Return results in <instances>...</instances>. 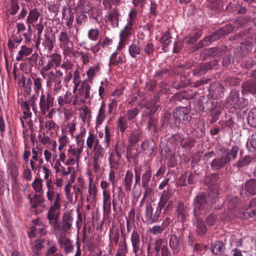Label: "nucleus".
I'll return each instance as SVG.
<instances>
[{
    "label": "nucleus",
    "instance_id": "f704fd0d",
    "mask_svg": "<svg viewBox=\"0 0 256 256\" xmlns=\"http://www.w3.org/2000/svg\"><path fill=\"white\" fill-rule=\"evenodd\" d=\"M106 104L104 102H102L99 110L98 116L96 118V126H100L102 124L106 118L105 112H106Z\"/></svg>",
    "mask_w": 256,
    "mask_h": 256
},
{
    "label": "nucleus",
    "instance_id": "0e129e2a",
    "mask_svg": "<svg viewBox=\"0 0 256 256\" xmlns=\"http://www.w3.org/2000/svg\"><path fill=\"white\" fill-rule=\"evenodd\" d=\"M42 170L44 174V178L46 181V185L53 184L54 182L52 180V175L51 174L50 170L46 166H42Z\"/></svg>",
    "mask_w": 256,
    "mask_h": 256
},
{
    "label": "nucleus",
    "instance_id": "338daca9",
    "mask_svg": "<svg viewBox=\"0 0 256 256\" xmlns=\"http://www.w3.org/2000/svg\"><path fill=\"white\" fill-rule=\"evenodd\" d=\"M51 243H52V242L50 240L47 242V244L50 245V246L47 248L46 252V256H52L57 252L58 248L56 244Z\"/></svg>",
    "mask_w": 256,
    "mask_h": 256
},
{
    "label": "nucleus",
    "instance_id": "dca6fc26",
    "mask_svg": "<svg viewBox=\"0 0 256 256\" xmlns=\"http://www.w3.org/2000/svg\"><path fill=\"white\" fill-rule=\"evenodd\" d=\"M32 52V48L23 45L21 46L20 50L18 52V55L16 57L17 61H23L26 60L28 61L31 60L33 58V56L26 58V56H30Z\"/></svg>",
    "mask_w": 256,
    "mask_h": 256
},
{
    "label": "nucleus",
    "instance_id": "5fc2aeb1",
    "mask_svg": "<svg viewBox=\"0 0 256 256\" xmlns=\"http://www.w3.org/2000/svg\"><path fill=\"white\" fill-rule=\"evenodd\" d=\"M60 47L62 50V54L64 56L72 57L74 56L73 43L60 46Z\"/></svg>",
    "mask_w": 256,
    "mask_h": 256
},
{
    "label": "nucleus",
    "instance_id": "423d86ee",
    "mask_svg": "<svg viewBox=\"0 0 256 256\" xmlns=\"http://www.w3.org/2000/svg\"><path fill=\"white\" fill-rule=\"evenodd\" d=\"M172 114L174 119V124L178 128L181 127L180 124H186L192 118L189 110L186 107L176 108Z\"/></svg>",
    "mask_w": 256,
    "mask_h": 256
},
{
    "label": "nucleus",
    "instance_id": "1a4fd4ad",
    "mask_svg": "<svg viewBox=\"0 0 256 256\" xmlns=\"http://www.w3.org/2000/svg\"><path fill=\"white\" fill-rule=\"evenodd\" d=\"M54 98L49 92H42L40 98L39 107L40 112L42 115H44L54 106Z\"/></svg>",
    "mask_w": 256,
    "mask_h": 256
},
{
    "label": "nucleus",
    "instance_id": "6ab92c4d",
    "mask_svg": "<svg viewBox=\"0 0 256 256\" xmlns=\"http://www.w3.org/2000/svg\"><path fill=\"white\" fill-rule=\"evenodd\" d=\"M32 78H33V90L36 94L38 96L40 93L44 92V80L35 74H32Z\"/></svg>",
    "mask_w": 256,
    "mask_h": 256
},
{
    "label": "nucleus",
    "instance_id": "58836bf2",
    "mask_svg": "<svg viewBox=\"0 0 256 256\" xmlns=\"http://www.w3.org/2000/svg\"><path fill=\"white\" fill-rule=\"evenodd\" d=\"M196 232L200 236L205 234L207 232V228L204 222L201 220H197L196 224Z\"/></svg>",
    "mask_w": 256,
    "mask_h": 256
},
{
    "label": "nucleus",
    "instance_id": "a18cd8bd",
    "mask_svg": "<svg viewBox=\"0 0 256 256\" xmlns=\"http://www.w3.org/2000/svg\"><path fill=\"white\" fill-rule=\"evenodd\" d=\"M169 245L174 252H178L180 246V240L177 236L173 234L170 236L169 241Z\"/></svg>",
    "mask_w": 256,
    "mask_h": 256
},
{
    "label": "nucleus",
    "instance_id": "603ef678",
    "mask_svg": "<svg viewBox=\"0 0 256 256\" xmlns=\"http://www.w3.org/2000/svg\"><path fill=\"white\" fill-rule=\"evenodd\" d=\"M128 52L132 58H136L138 55L140 54V48L138 44L133 43L129 46Z\"/></svg>",
    "mask_w": 256,
    "mask_h": 256
},
{
    "label": "nucleus",
    "instance_id": "aec40b11",
    "mask_svg": "<svg viewBox=\"0 0 256 256\" xmlns=\"http://www.w3.org/2000/svg\"><path fill=\"white\" fill-rule=\"evenodd\" d=\"M243 94H256V80H251L244 82L242 85Z\"/></svg>",
    "mask_w": 256,
    "mask_h": 256
},
{
    "label": "nucleus",
    "instance_id": "864d4df0",
    "mask_svg": "<svg viewBox=\"0 0 256 256\" xmlns=\"http://www.w3.org/2000/svg\"><path fill=\"white\" fill-rule=\"evenodd\" d=\"M170 219L167 218L165 222L162 223V226H155L149 230V232L154 234H161L165 228V226H164L166 224V226L169 224Z\"/></svg>",
    "mask_w": 256,
    "mask_h": 256
},
{
    "label": "nucleus",
    "instance_id": "393cba45",
    "mask_svg": "<svg viewBox=\"0 0 256 256\" xmlns=\"http://www.w3.org/2000/svg\"><path fill=\"white\" fill-rule=\"evenodd\" d=\"M76 9L81 12L88 13L92 9L91 4L89 0H79L77 3Z\"/></svg>",
    "mask_w": 256,
    "mask_h": 256
},
{
    "label": "nucleus",
    "instance_id": "c756f323",
    "mask_svg": "<svg viewBox=\"0 0 256 256\" xmlns=\"http://www.w3.org/2000/svg\"><path fill=\"white\" fill-rule=\"evenodd\" d=\"M73 96L72 95L70 92L67 90L64 95L63 96H59L58 98V104L61 107L65 104H68L72 102Z\"/></svg>",
    "mask_w": 256,
    "mask_h": 256
},
{
    "label": "nucleus",
    "instance_id": "09e8293b",
    "mask_svg": "<svg viewBox=\"0 0 256 256\" xmlns=\"http://www.w3.org/2000/svg\"><path fill=\"white\" fill-rule=\"evenodd\" d=\"M184 140V136L182 134L180 133L174 134L170 138V142L175 146H178L179 144H180L181 145Z\"/></svg>",
    "mask_w": 256,
    "mask_h": 256
},
{
    "label": "nucleus",
    "instance_id": "6e6d98bb",
    "mask_svg": "<svg viewBox=\"0 0 256 256\" xmlns=\"http://www.w3.org/2000/svg\"><path fill=\"white\" fill-rule=\"evenodd\" d=\"M170 198V196L166 190H164L160 196V200L158 202L157 208L162 210L168 202Z\"/></svg>",
    "mask_w": 256,
    "mask_h": 256
},
{
    "label": "nucleus",
    "instance_id": "e433bc0d",
    "mask_svg": "<svg viewBox=\"0 0 256 256\" xmlns=\"http://www.w3.org/2000/svg\"><path fill=\"white\" fill-rule=\"evenodd\" d=\"M44 240H36L34 245L32 246V251L34 256H40L42 253V250L44 248Z\"/></svg>",
    "mask_w": 256,
    "mask_h": 256
},
{
    "label": "nucleus",
    "instance_id": "20e7f679",
    "mask_svg": "<svg viewBox=\"0 0 256 256\" xmlns=\"http://www.w3.org/2000/svg\"><path fill=\"white\" fill-rule=\"evenodd\" d=\"M62 62V56L58 54H54L51 55L50 59H48L45 56L41 57L38 61V64L41 66L40 74H46L54 68L60 66Z\"/></svg>",
    "mask_w": 256,
    "mask_h": 256
},
{
    "label": "nucleus",
    "instance_id": "bb28decb",
    "mask_svg": "<svg viewBox=\"0 0 256 256\" xmlns=\"http://www.w3.org/2000/svg\"><path fill=\"white\" fill-rule=\"evenodd\" d=\"M136 27L126 24L120 34V38L128 40Z\"/></svg>",
    "mask_w": 256,
    "mask_h": 256
},
{
    "label": "nucleus",
    "instance_id": "13d9d810",
    "mask_svg": "<svg viewBox=\"0 0 256 256\" xmlns=\"http://www.w3.org/2000/svg\"><path fill=\"white\" fill-rule=\"evenodd\" d=\"M209 196L212 198V204L216 202V199L219 195L220 189L217 186H212L210 188Z\"/></svg>",
    "mask_w": 256,
    "mask_h": 256
},
{
    "label": "nucleus",
    "instance_id": "79ce46f5",
    "mask_svg": "<svg viewBox=\"0 0 256 256\" xmlns=\"http://www.w3.org/2000/svg\"><path fill=\"white\" fill-rule=\"evenodd\" d=\"M128 120L124 116H120L117 120L118 128L122 133L124 132L128 127Z\"/></svg>",
    "mask_w": 256,
    "mask_h": 256
},
{
    "label": "nucleus",
    "instance_id": "a19ab883",
    "mask_svg": "<svg viewBox=\"0 0 256 256\" xmlns=\"http://www.w3.org/2000/svg\"><path fill=\"white\" fill-rule=\"evenodd\" d=\"M245 188L246 192L250 194H256V180L252 179L247 181L245 184Z\"/></svg>",
    "mask_w": 256,
    "mask_h": 256
},
{
    "label": "nucleus",
    "instance_id": "4be33fe9",
    "mask_svg": "<svg viewBox=\"0 0 256 256\" xmlns=\"http://www.w3.org/2000/svg\"><path fill=\"white\" fill-rule=\"evenodd\" d=\"M134 174L130 170H127L124 178L122 180V185L124 186L125 190L130 192L132 190V186L133 183Z\"/></svg>",
    "mask_w": 256,
    "mask_h": 256
},
{
    "label": "nucleus",
    "instance_id": "680f3d73",
    "mask_svg": "<svg viewBox=\"0 0 256 256\" xmlns=\"http://www.w3.org/2000/svg\"><path fill=\"white\" fill-rule=\"evenodd\" d=\"M196 143V140L194 138H188L185 142H182L181 146L186 150H190L194 147Z\"/></svg>",
    "mask_w": 256,
    "mask_h": 256
},
{
    "label": "nucleus",
    "instance_id": "7c9ffc66",
    "mask_svg": "<svg viewBox=\"0 0 256 256\" xmlns=\"http://www.w3.org/2000/svg\"><path fill=\"white\" fill-rule=\"evenodd\" d=\"M239 200L234 196H230L227 198L225 204L227 206L228 208L230 210L236 209L239 204Z\"/></svg>",
    "mask_w": 256,
    "mask_h": 256
},
{
    "label": "nucleus",
    "instance_id": "473e14b6",
    "mask_svg": "<svg viewBox=\"0 0 256 256\" xmlns=\"http://www.w3.org/2000/svg\"><path fill=\"white\" fill-rule=\"evenodd\" d=\"M70 34H69L66 30H62L58 36L59 46L66 44L72 45V42L70 40Z\"/></svg>",
    "mask_w": 256,
    "mask_h": 256
},
{
    "label": "nucleus",
    "instance_id": "6e6552de",
    "mask_svg": "<svg viewBox=\"0 0 256 256\" xmlns=\"http://www.w3.org/2000/svg\"><path fill=\"white\" fill-rule=\"evenodd\" d=\"M60 206L61 202H53L48 212L47 217L49 220V223L54 229L60 228L58 220L60 214Z\"/></svg>",
    "mask_w": 256,
    "mask_h": 256
},
{
    "label": "nucleus",
    "instance_id": "4468645a",
    "mask_svg": "<svg viewBox=\"0 0 256 256\" xmlns=\"http://www.w3.org/2000/svg\"><path fill=\"white\" fill-rule=\"evenodd\" d=\"M111 196L110 190L102 191V208L104 214L109 216L111 213Z\"/></svg>",
    "mask_w": 256,
    "mask_h": 256
},
{
    "label": "nucleus",
    "instance_id": "7ed1b4c3",
    "mask_svg": "<svg viewBox=\"0 0 256 256\" xmlns=\"http://www.w3.org/2000/svg\"><path fill=\"white\" fill-rule=\"evenodd\" d=\"M234 30V27L231 25H226L220 28L218 30L212 34L210 36L205 37L203 40H200L194 47L193 52L198 50L203 46H208L212 42H214L220 38Z\"/></svg>",
    "mask_w": 256,
    "mask_h": 256
},
{
    "label": "nucleus",
    "instance_id": "a878e982",
    "mask_svg": "<svg viewBox=\"0 0 256 256\" xmlns=\"http://www.w3.org/2000/svg\"><path fill=\"white\" fill-rule=\"evenodd\" d=\"M212 68L210 62H205L200 64L198 67L193 70V74L194 76H200L206 74L208 70Z\"/></svg>",
    "mask_w": 256,
    "mask_h": 256
},
{
    "label": "nucleus",
    "instance_id": "2f4dec72",
    "mask_svg": "<svg viewBox=\"0 0 256 256\" xmlns=\"http://www.w3.org/2000/svg\"><path fill=\"white\" fill-rule=\"evenodd\" d=\"M192 129L193 134L197 138H202L205 134V125L203 123L195 124Z\"/></svg>",
    "mask_w": 256,
    "mask_h": 256
},
{
    "label": "nucleus",
    "instance_id": "9d476101",
    "mask_svg": "<svg viewBox=\"0 0 256 256\" xmlns=\"http://www.w3.org/2000/svg\"><path fill=\"white\" fill-rule=\"evenodd\" d=\"M159 107V105H154L150 110V111L148 114V118L146 130L149 132H151L152 130L154 133L158 132V119L154 118L152 116V114L156 112Z\"/></svg>",
    "mask_w": 256,
    "mask_h": 256
},
{
    "label": "nucleus",
    "instance_id": "c03bdc74",
    "mask_svg": "<svg viewBox=\"0 0 256 256\" xmlns=\"http://www.w3.org/2000/svg\"><path fill=\"white\" fill-rule=\"evenodd\" d=\"M142 132L138 130H135L132 132L128 137V142L132 145H134L137 143L141 136Z\"/></svg>",
    "mask_w": 256,
    "mask_h": 256
},
{
    "label": "nucleus",
    "instance_id": "72a5a7b5",
    "mask_svg": "<svg viewBox=\"0 0 256 256\" xmlns=\"http://www.w3.org/2000/svg\"><path fill=\"white\" fill-rule=\"evenodd\" d=\"M228 48L227 46H221L220 47H214L208 50V54L212 57L219 56L226 52Z\"/></svg>",
    "mask_w": 256,
    "mask_h": 256
},
{
    "label": "nucleus",
    "instance_id": "0eeeda50",
    "mask_svg": "<svg viewBox=\"0 0 256 256\" xmlns=\"http://www.w3.org/2000/svg\"><path fill=\"white\" fill-rule=\"evenodd\" d=\"M226 106L232 111L242 109L246 106L245 101L240 98L239 92L237 90H233L227 98Z\"/></svg>",
    "mask_w": 256,
    "mask_h": 256
},
{
    "label": "nucleus",
    "instance_id": "9b49d317",
    "mask_svg": "<svg viewBox=\"0 0 256 256\" xmlns=\"http://www.w3.org/2000/svg\"><path fill=\"white\" fill-rule=\"evenodd\" d=\"M176 217L180 222H185L188 217V208L184 202H178L176 206Z\"/></svg>",
    "mask_w": 256,
    "mask_h": 256
},
{
    "label": "nucleus",
    "instance_id": "4c0bfd02",
    "mask_svg": "<svg viewBox=\"0 0 256 256\" xmlns=\"http://www.w3.org/2000/svg\"><path fill=\"white\" fill-rule=\"evenodd\" d=\"M128 252V248L125 236H124V240L120 242L118 244L116 256H126Z\"/></svg>",
    "mask_w": 256,
    "mask_h": 256
},
{
    "label": "nucleus",
    "instance_id": "cd10ccee",
    "mask_svg": "<svg viewBox=\"0 0 256 256\" xmlns=\"http://www.w3.org/2000/svg\"><path fill=\"white\" fill-rule=\"evenodd\" d=\"M190 79L185 75H180L177 80L173 82L174 87L176 89L184 88L190 84Z\"/></svg>",
    "mask_w": 256,
    "mask_h": 256
},
{
    "label": "nucleus",
    "instance_id": "f257e3e1",
    "mask_svg": "<svg viewBox=\"0 0 256 256\" xmlns=\"http://www.w3.org/2000/svg\"><path fill=\"white\" fill-rule=\"evenodd\" d=\"M238 150L237 146H233L230 150L224 147L218 148L220 157L214 158L210 164L212 170H218L230 163L232 159L235 160Z\"/></svg>",
    "mask_w": 256,
    "mask_h": 256
},
{
    "label": "nucleus",
    "instance_id": "2eb2a0df",
    "mask_svg": "<svg viewBox=\"0 0 256 256\" xmlns=\"http://www.w3.org/2000/svg\"><path fill=\"white\" fill-rule=\"evenodd\" d=\"M130 242L133 252L136 254L141 250V241L140 235L137 230H134L130 234Z\"/></svg>",
    "mask_w": 256,
    "mask_h": 256
},
{
    "label": "nucleus",
    "instance_id": "a211bd4d",
    "mask_svg": "<svg viewBox=\"0 0 256 256\" xmlns=\"http://www.w3.org/2000/svg\"><path fill=\"white\" fill-rule=\"evenodd\" d=\"M104 152V150L102 147H98L94 148L93 166L96 171L100 169V159L103 158Z\"/></svg>",
    "mask_w": 256,
    "mask_h": 256
},
{
    "label": "nucleus",
    "instance_id": "774afa93",
    "mask_svg": "<svg viewBox=\"0 0 256 256\" xmlns=\"http://www.w3.org/2000/svg\"><path fill=\"white\" fill-rule=\"evenodd\" d=\"M139 110L137 108H134L132 109L128 110L126 112V120H134L137 116Z\"/></svg>",
    "mask_w": 256,
    "mask_h": 256
},
{
    "label": "nucleus",
    "instance_id": "4d7b16f0",
    "mask_svg": "<svg viewBox=\"0 0 256 256\" xmlns=\"http://www.w3.org/2000/svg\"><path fill=\"white\" fill-rule=\"evenodd\" d=\"M248 122L252 126L256 128V108H254L249 112Z\"/></svg>",
    "mask_w": 256,
    "mask_h": 256
},
{
    "label": "nucleus",
    "instance_id": "ea45409f",
    "mask_svg": "<svg viewBox=\"0 0 256 256\" xmlns=\"http://www.w3.org/2000/svg\"><path fill=\"white\" fill-rule=\"evenodd\" d=\"M118 53L117 52H115L113 53L110 56V68L112 66H116L120 64H122L123 61L122 56H118Z\"/></svg>",
    "mask_w": 256,
    "mask_h": 256
},
{
    "label": "nucleus",
    "instance_id": "8fccbe9b",
    "mask_svg": "<svg viewBox=\"0 0 256 256\" xmlns=\"http://www.w3.org/2000/svg\"><path fill=\"white\" fill-rule=\"evenodd\" d=\"M45 40L42 42L44 46L49 51H51L54 48V43L55 42L54 38L53 36L50 35H45Z\"/></svg>",
    "mask_w": 256,
    "mask_h": 256
},
{
    "label": "nucleus",
    "instance_id": "37998d69",
    "mask_svg": "<svg viewBox=\"0 0 256 256\" xmlns=\"http://www.w3.org/2000/svg\"><path fill=\"white\" fill-rule=\"evenodd\" d=\"M137 18V11L136 10L132 8L128 14V18L127 20V24L136 27V20Z\"/></svg>",
    "mask_w": 256,
    "mask_h": 256
},
{
    "label": "nucleus",
    "instance_id": "f03ea898",
    "mask_svg": "<svg viewBox=\"0 0 256 256\" xmlns=\"http://www.w3.org/2000/svg\"><path fill=\"white\" fill-rule=\"evenodd\" d=\"M63 75V72L60 70H56L54 72L52 70L46 74H41L43 78L46 80L47 86L52 87L54 95L57 94L62 88Z\"/></svg>",
    "mask_w": 256,
    "mask_h": 256
},
{
    "label": "nucleus",
    "instance_id": "69168bd1",
    "mask_svg": "<svg viewBox=\"0 0 256 256\" xmlns=\"http://www.w3.org/2000/svg\"><path fill=\"white\" fill-rule=\"evenodd\" d=\"M152 170L150 168H149L142 174V186L149 184V182L152 177Z\"/></svg>",
    "mask_w": 256,
    "mask_h": 256
},
{
    "label": "nucleus",
    "instance_id": "de8ad7c7",
    "mask_svg": "<svg viewBox=\"0 0 256 256\" xmlns=\"http://www.w3.org/2000/svg\"><path fill=\"white\" fill-rule=\"evenodd\" d=\"M100 70V66L98 65H96L90 67L86 72L88 81L90 83H92L93 79L96 76V74Z\"/></svg>",
    "mask_w": 256,
    "mask_h": 256
},
{
    "label": "nucleus",
    "instance_id": "5701e85b",
    "mask_svg": "<svg viewBox=\"0 0 256 256\" xmlns=\"http://www.w3.org/2000/svg\"><path fill=\"white\" fill-rule=\"evenodd\" d=\"M22 87L24 88V92L28 95H30L32 92V88L33 86V78H32V74L30 76L26 78L24 76H22Z\"/></svg>",
    "mask_w": 256,
    "mask_h": 256
},
{
    "label": "nucleus",
    "instance_id": "052dcab7",
    "mask_svg": "<svg viewBox=\"0 0 256 256\" xmlns=\"http://www.w3.org/2000/svg\"><path fill=\"white\" fill-rule=\"evenodd\" d=\"M142 50L146 55L150 56L153 55L154 46L152 42H148L144 45Z\"/></svg>",
    "mask_w": 256,
    "mask_h": 256
},
{
    "label": "nucleus",
    "instance_id": "ddd939ff",
    "mask_svg": "<svg viewBox=\"0 0 256 256\" xmlns=\"http://www.w3.org/2000/svg\"><path fill=\"white\" fill-rule=\"evenodd\" d=\"M48 188L46 194L48 200L52 204L53 202H61L62 198L60 194L58 192H56L54 190V184L46 185Z\"/></svg>",
    "mask_w": 256,
    "mask_h": 256
},
{
    "label": "nucleus",
    "instance_id": "c9c22d12",
    "mask_svg": "<svg viewBox=\"0 0 256 256\" xmlns=\"http://www.w3.org/2000/svg\"><path fill=\"white\" fill-rule=\"evenodd\" d=\"M60 244L64 246V252L66 254H68L72 252L74 250V245L72 241L69 238H64L60 240Z\"/></svg>",
    "mask_w": 256,
    "mask_h": 256
},
{
    "label": "nucleus",
    "instance_id": "412c9836",
    "mask_svg": "<svg viewBox=\"0 0 256 256\" xmlns=\"http://www.w3.org/2000/svg\"><path fill=\"white\" fill-rule=\"evenodd\" d=\"M120 16V14L119 13L118 10L116 8H113L108 12V16H107L108 20L111 22L113 27H118L119 24Z\"/></svg>",
    "mask_w": 256,
    "mask_h": 256
},
{
    "label": "nucleus",
    "instance_id": "f3484780",
    "mask_svg": "<svg viewBox=\"0 0 256 256\" xmlns=\"http://www.w3.org/2000/svg\"><path fill=\"white\" fill-rule=\"evenodd\" d=\"M40 16V10L36 8H34L30 10L26 22L29 28H31V25L36 23L38 20Z\"/></svg>",
    "mask_w": 256,
    "mask_h": 256
},
{
    "label": "nucleus",
    "instance_id": "3c124183",
    "mask_svg": "<svg viewBox=\"0 0 256 256\" xmlns=\"http://www.w3.org/2000/svg\"><path fill=\"white\" fill-rule=\"evenodd\" d=\"M84 142V140H82V144L80 146H79L76 149L74 148L72 152H68V157H72L74 156L76 158V161L77 162H78L80 156L82 152L83 148V144Z\"/></svg>",
    "mask_w": 256,
    "mask_h": 256
},
{
    "label": "nucleus",
    "instance_id": "f8f14e48",
    "mask_svg": "<svg viewBox=\"0 0 256 256\" xmlns=\"http://www.w3.org/2000/svg\"><path fill=\"white\" fill-rule=\"evenodd\" d=\"M90 88L91 86L87 80H85L82 82L80 86L78 89L77 94L82 97V98H83L86 102L87 100H91L92 98V96L90 94Z\"/></svg>",
    "mask_w": 256,
    "mask_h": 256
},
{
    "label": "nucleus",
    "instance_id": "e2e57ef3",
    "mask_svg": "<svg viewBox=\"0 0 256 256\" xmlns=\"http://www.w3.org/2000/svg\"><path fill=\"white\" fill-rule=\"evenodd\" d=\"M246 146L250 152L256 150V135L252 134L248 138Z\"/></svg>",
    "mask_w": 256,
    "mask_h": 256
},
{
    "label": "nucleus",
    "instance_id": "b1692460",
    "mask_svg": "<svg viewBox=\"0 0 256 256\" xmlns=\"http://www.w3.org/2000/svg\"><path fill=\"white\" fill-rule=\"evenodd\" d=\"M256 198H252L248 206L244 208L246 210L244 212V214L246 218H251L256 215Z\"/></svg>",
    "mask_w": 256,
    "mask_h": 256
},
{
    "label": "nucleus",
    "instance_id": "bf43d9fd",
    "mask_svg": "<svg viewBox=\"0 0 256 256\" xmlns=\"http://www.w3.org/2000/svg\"><path fill=\"white\" fill-rule=\"evenodd\" d=\"M44 202V199L42 196L34 194L33 196L32 202H31L32 206L36 208L38 206H41Z\"/></svg>",
    "mask_w": 256,
    "mask_h": 256
},
{
    "label": "nucleus",
    "instance_id": "c85d7f7f",
    "mask_svg": "<svg viewBox=\"0 0 256 256\" xmlns=\"http://www.w3.org/2000/svg\"><path fill=\"white\" fill-rule=\"evenodd\" d=\"M74 218L70 214H64L62 217V228L60 227L58 230H62L64 231H67L70 229Z\"/></svg>",
    "mask_w": 256,
    "mask_h": 256
},
{
    "label": "nucleus",
    "instance_id": "39448f33",
    "mask_svg": "<svg viewBox=\"0 0 256 256\" xmlns=\"http://www.w3.org/2000/svg\"><path fill=\"white\" fill-rule=\"evenodd\" d=\"M207 196L204 193H199L193 201L194 214L195 217L204 214L208 208Z\"/></svg>",
    "mask_w": 256,
    "mask_h": 256
},
{
    "label": "nucleus",
    "instance_id": "49530a36",
    "mask_svg": "<svg viewBox=\"0 0 256 256\" xmlns=\"http://www.w3.org/2000/svg\"><path fill=\"white\" fill-rule=\"evenodd\" d=\"M42 182V180L40 178H36L32 182V186L36 192L44 194Z\"/></svg>",
    "mask_w": 256,
    "mask_h": 256
}]
</instances>
